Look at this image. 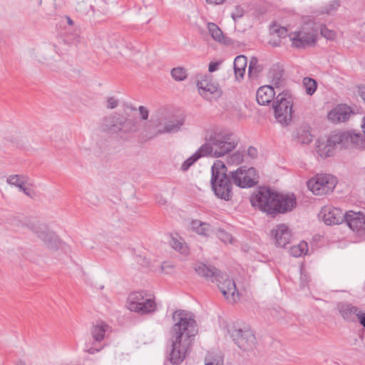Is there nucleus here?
Returning a JSON list of instances; mask_svg holds the SVG:
<instances>
[{"label": "nucleus", "mask_w": 365, "mask_h": 365, "mask_svg": "<svg viewBox=\"0 0 365 365\" xmlns=\"http://www.w3.org/2000/svg\"><path fill=\"white\" fill-rule=\"evenodd\" d=\"M303 85L307 95L312 96L317 90V82L312 78L305 77L303 79Z\"/></svg>", "instance_id": "obj_35"}, {"label": "nucleus", "mask_w": 365, "mask_h": 365, "mask_svg": "<svg viewBox=\"0 0 365 365\" xmlns=\"http://www.w3.org/2000/svg\"><path fill=\"white\" fill-rule=\"evenodd\" d=\"M103 346H97L92 344V341L91 342L86 343L84 351L90 354H94L97 352H99L102 350Z\"/></svg>", "instance_id": "obj_41"}, {"label": "nucleus", "mask_w": 365, "mask_h": 365, "mask_svg": "<svg viewBox=\"0 0 365 365\" xmlns=\"http://www.w3.org/2000/svg\"><path fill=\"white\" fill-rule=\"evenodd\" d=\"M66 19H67V22L69 25L73 24V21L70 17L67 16Z\"/></svg>", "instance_id": "obj_54"}, {"label": "nucleus", "mask_w": 365, "mask_h": 365, "mask_svg": "<svg viewBox=\"0 0 365 365\" xmlns=\"http://www.w3.org/2000/svg\"><path fill=\"white\" fill-rule=\"evenodd\" d=\"M320 34L328 40H334L336 37V32L334 30L329 29L326 25L320 26Z\"/></svg>", "instance_id": "obj_39"}, {"label": "nucleus", "mask_w": 365, "mask_h": 365, "mask_svg": "<svg viewBox=\"0 0 365 365\" xmlns=\"http://www.w3.org/2000/svg\"><path fill=\"white\" fill-rule=\"evenodd\" d=\"M354 113L351 107L341 104L328 113V119L334 123L344 122Z\"/></svg>", "instance_id": "obj_21"}, {"label": "nucleus", "mask_w": 365, "mask_h": 365, "mask_svg": "<svg viewBox=\"0 0 365 365\" xmlns=\"http://www.w3.org/2000/svg\"><path fill=\"white\" fill-rule=\"evenodd\" d=\"M247 63V61L246 56L240 55L235 57L233 62V68L236 80L240 81L243 78L245 73Z\"/></svg>", "instance_id": "obj_28"}, {"label": "nucleus", "mask_w": 365, "mask_h": 365, "mask_svg": "<svg viewBox=\"0 0 365 365\" xmlns=\"http://www.w3.org/2000/svg\"><path fill=\"white\" fill-rule=\"evenodd\" d=\"M220 63L219 62H210L208 67V71L210 73L215 72L218 69Z\"/></svg>", "instance_id": "obj_50"}, {"label": "nucleus", "mask_w": 365, "mask_h": 365, "mask_svg": "<svg viewBox=\"0 0 365 365\" xmlns=\"http://www.w3.org/2000/svg\"><path fill=\"white\" fill-rule=\"evenodd\" d=\"M31 230L36 235L38 238L43 241V244L51 250L58 249L60 241L56 235L51 231L46 225H33Z\"/></svg>", "instance_id": "obj_14"}, {"label": "nucleus", "mask_w": 365, "mask_h": 365, "mask_svg": "<svg viewBox=\"0 0 365 365\" xmlns=\"http://www.w3.org/2000/svg\"><path fill=\"white\" fill-rule=\"evenodd\" d=\"M280 41H280V39H279V38H278L277 40H273V41H272V40H270V41H269V42H270V43H271L272 45H273L274 46H279V44H280Z\"/></svg>", "instance_id": "obj_53"}, {"label": "nucleus", "mask_w": 365, "mask_h": 365, "mask_svg": "<svg viewBox=\"0 0 365 365\" xmlns=\"http://www.w3.org/2000/svg\"><path fill=\"white\" fill-rule=\"evenodd\" d=\"M340 4L338 0H332L328 4L322 8L321 13L328 15H332L336 11L339 7Z\"/></svg>", "instance_id": "obj_36"}, {"label": "nucleus", "mask_w": 365, "mask_h": 365, "mask_svg": "<svg viewBox=\"0 0 365 365\" xmlns=\"http://www.w3.org/2000/svg\"><path fill=\"white\" fill-rule=\"evenodd\" d=\"M344 221L359 236L365 235V215L362 212L349 210L345 213Z\"/></svg>", "instance_id": "obj_15"}, {"label": "nucleus", "mask_w": 365, "mask_h": 365, "mask_svg": "<svg viewBox=\"0 0 365 365\" xmlns=\"http://www.w3.org/2000/svg\"><path fill=\"white\" fill-rule=\"evenodd\" d=\"M297 198L294 193H281L275 192L272 210V217L279 214H285L292 211L297 206Z\"/></svg>", "instance_id": "obj_13"}, {"label": "nucleus", "mask_w": 365, "mask_h": 365, "mask_svg": "<svg viewBox=\"0 0 365 365\" xmlns=\"http://www.w3.org/2000/svg\"><path fill=\"white\" fill-rule=\"evenodd\" d=\"M232 180L230 172L221 160H216L211 168L210 184L215 196L221 200L229 201L233 196Z\"/></svg>", "instance_id": "obj_4"}, {"label": "nucleus", "mask_w": 365, "mask_h": 365, "mask_svg": "<svg viewBox=\"0 0 365 365\" xmlns=\"http://www.w3.org/2000/svg\"><path fill=\"white\" fill-rule=\"evenodd\" d=\"M275 192L269 187L261 186L257 187L250 197L251 205L271 216Z\"/></svg>", "instance_id": "obj_9"}, {"label": "nucleus", "mask_w": 365, "mask_h": 365, "mask_svg": "<svg viewBox=\"0 0 365 365\" xmlns=\"http://www.w3.org/2000/svg\"><path fill=\"white\" fill-rule=\"evenodd\" d=\"M257 63L258 60L256 57H252L250 62L249 68H248V75L251 76L252 75L253 71L257 72L259 71L257 69Z\"/></svg>", "instance_id": "obj_43"}, {"label": "nucleus", "mask_w": 365, "mask_h": 365, "mask_svg": "<svg viewBox=\"0 0 365 365\" xmlns=\"http://www.w3.org/2000/svg\"><path fill=\"white\" fill-rule=\"evenodd\" d=\"M292 46L297 48H304L316 43V36L313 33L306 32L303 30L289 34Z\"/></svg>", "instance_id": "obj_17"}, {"label": "nucleus", "mask_w": 365, "mask_h": 365, "mask_svg": "<svg viewBox=\"0 0 365 365\" xmlns=\"http://www.w3.org/2000/svg\"><path fill=\"white\" fill-rule=\"evenodd\" d=\"M358 94L365 103V86L362 85L358 87Z\"/></svg>", "instance_id": "obj_51"}, {"label": "nucleus", "mask_w": 365, "mask_h": 365, "mask_svg": "<svg viewBox=\"0 0 365 365\" xmlns=\"http://www.w3.org/2000/svg\"><path fill=\"white\" fill-rule=\"evenodd\" d=\"M361 128L363 135L354 130H347V133L350 134L351 146L356 149L364 150H365V116L362 119Z\"/></svg>", "instance_id": "obj_25"}, {"label": "nucleus", "mask_w": 365, "mask_h": 365, "mask_svg": "<svg viewBox=\"0 0 365 365\" xmlns=\"http://www.w3.org/2000/svg\"><path fill=\"white\" fill-rule=\"evenodd\" d=\"M171 247L181 253L187 255L189 253L188 247L184 242V240L178 236H173L170 241Z\"/></svg>", "instance_id": "obj_32"}, {"label": "nucleus", "mask_w": 365, "mask_h": 365, "mask_svg": "<svg viewBox=\"0 0 365 365\" xmlns=\"http://www.w3.org/2000/svg\"><path fill=\"white\" fill-rule=\"evenodd\" d=\"M257 150L253 147L250 146L247 149V155L250 156L252 158H255L257 156Z\"/></svg>", "instance_id": "obj_49"}, {"label": "nucleus", "mask_w": 365, "mask_h": 365, "mask_svg": "<svg viewBox=\"0 0 365 365\" xmlns=\"http://www.w3.org/2000/svg\"><path fill=\"white\" fill-rule=\"evenodd\" d=\"M184 123L185 118L183 116H178L175 118L168 120L163 127L155 130L150 135H146V138L152 139L164 133H176L181 130Z\"/></svg>", "instance_id": "obj_18"}, {"label": "nucleus", "mask_w": 365, "mask_h": 365, "mask_svg": "<svg viewBox=\"0 0 365 365\" xmlns=\"http://www.w3.org/2000/svg\"><path fill=\"white\" fill-rule=\"evenodd\" d=\"M110 327L103 321L97 322L96 324L93 325L91 328L92 344L96 346L103 341Z\"/></svg>", "instance_id": "obj_22"}, {"label": "nucleus", "mask_w": 365, "mask_h": 365, "mask_svg": "<svg viewBox=\"0 0 365 365\" xmlns=\"http://www.w3.org/2000/svg\"><path fill=\"white\" fill-rule=\"evenodd\" d=\"M197 86L198 88V91L200 96L207 101L212 100V95H215L217 96H219L220 95L218 86L210 82L207 79L198 81L197 83Z\"/></svg>", "instance_id": "obj_23"}, {"label": "nucleus", "mask_w": 365, "mask_h": 365, "mask_svg": "<svg viewBox=\"0 0 365 365\" xmlns=\"http://www.w3.org/2000/svg\"><path fill=\"white\" fill-rule=\"evenodd\" d=\"M244 160V153L242 151L237 150L230 157L229 163L238 165Z\"/></svg>", "instance_id": "obj_40"}, {"label": "nucleus", "mask_w": 365, "mask_h": 365, "mask_svg": "<svg viewBox=\"0 0 365 365\" xmlns=\"http://www.w3.org/2000/svg\"><path fill=\"white\" fill-rule=\"evenodd\" d=\"M219 238L222 241L227 242H231L232 237L230 234H228L227 232H226L225 231H220L219 232Z\"/></svg>", "instance_id": "obj_48"}, {"label": "nucleus", "mask_w": 365, "mask_h": 365, "mask_svg": "<svg viewBox=\"0 0 365 365\" xmlns=\"http://www.w3.org/2000/svg\"><path fill=\"white\" fill-rule=\"evenodd\" d=\"M206 1L209 4H222L225 1V0H206Z\"/></svg>", "instance_id": "obj_52"}, {"label": "nucleus", "mask_w": 365, "mask_h": 365, "mask_svg": "<svg viewBox=\"0 0 365 365\" xmlns=\"http://www.w3.org/2000/svg\"><path fill=\"white\" fill-rule=\"evenodd\" d=\"M191 227L197 234L201 235H207L209 231L210 225L202 222L200 220H192L191 222Z\"/></svg>", "instance_id": "obj_34"}, {"label": "nucleus", "mask_w": 365, "mask_h": 365, "mask_svg": "<svg viewBox=\"0 0 365 365\" xmlns=\"http://www.w3.org/2000/svg\"><path fill=\"white\" fill-rule=\"evenodd\" d=\"M156 308L154 299L147 298L143 291L133 292L128 297V309L132 312L150 314L155 312Z\"/></svg>", "instance_id": "obj_11"}, {"label": "nucleus", "mask_w": 365, "mask_h": 365, "mask_svg": "<svg viewBox=\"0 0 365 365\" xmlns=\"http://www.w3.org/2000/svg\"><path fill=\"white\" fill-rule=\"evenodd\" d=\"M230 178L233 184L240 188H250L259 182V175L255 168L241 166L237 170L230 171Z\"/></svg>", "instance_id": "obj_10"}, {"label": "nucleus", "mask_w": 365, "mask_h": 365, "mask_svg": "<svg viewBox=\"0 0 365 365\" xmlns=\"http://www.w3.org/2000/svg\"><path fill=\"white\" fill-rule=\"evenodd\" d=\"M205 148L206 147L204 148L201 145L195 153L183 162L180 169L182 171H187L197 160L202 157L207 156L204 151Z\"/></svg>", "instance_id": "obj_30"}, {"label": "nucleus", "mask_w": 365, "mask_h": 365, "mask_svg": "<svg viewBox=\"0 0 365 365\" xmlns=\"http://www.w3.org/2000/svg\"><path fill=\"white\" fill-rule=\"evenodd\" d=\"M205 365H223V364H220L219 362L214 364L213 362H207Z\"/></svg>", "instance_id": "obj_55"}, {"label": "nucleus", "mask_w": 365, "mask_h": 365, "mask_svg": "<svg viewBox=\"0 0 365 365\" xmlns=\"http://www.w3.org/2000/svg\"><path fill=\"white\" fill-rule=\"evenodd\" d=\"M271 30L272 34H276L279 39L286 37L287 35V30L284 27L275 28V26H273Z\"/></svg>", "instance_id": "obj_42"}, {"label": "nucleus", "mask_w": 365, "mask_h": 365, "mask_svg": "<svg viewBox=\"0 0 365 365\" xmlns=\"http://www.w3.org/2000/svg\"><path fill=\"white\" fill-rule=\"evenodd\" d=\"M16 365H26V363L20 360L17 362Z\"/></svg>", "instance_id": "obj_57"}, {"label": "nucleus", "mask_w": 365, "mask_h": 365, "mask_svg": "<svg viewBox=\"0 0 365 365\" xmlns=\"http://www.w3.org/2000/svg\"><path fill=\"white\" fill-rule=\"evenodd\" d=\"M172 77L177 81H184L187 78V72L184 68L177 67L171 70Z\"/></svg>", "instance_id": "obj_37"}, {"label": "nucleus", "mask_w": 365, "mask_h": 365, "mask_svg": "<svg viewBox=\"0 0 365 365\" xmlns=\"http://www.w3.org/2000/svg\"><path fill=\"white\" fill-rule=\"evenodd\" d=\"M336 309L345 322H356V312H359L358 307L347 302H339L336 304Z\"/></svg>", "instance_id": "obj_20"}, {"label": "nucleus", "mask_w": 365, "mask_h": 365, "mask_svg": "<svg viewBox=\"0 0 365 365\" xmlns=\"http://www.w3.org/2000/svg\"><path fill=\"white\" fill-rule=\"evenodd\" d=\"M350 139V134L347 131L333 132L325 140H317V151L321 157H330L334 155L337 146L342 149L351 145Z\"/></svg>", "instance_id": "obj_6"}, {"label": "nucleus", "mask_w": 365, "mask_h": 365, "mask_svg": "<svg viewBox=\"0 0 365 365\" xmlns=\"http://www.w3.org/2000/svg\"><path fill=\"white\" fill-rule=\"evenodd\" d=\"M118 105V101L114 97H109L107 100V108L110 109L115 108Z\"/></svg>", "instance_id": "obj_45"}, {"label": "nucleus", "mask_w": 365, "mask_h": 365, "mask_svg": "<svg viewBox=\"0 0 365 365\" xmlns=\"http://www.w3.org/2000/svg\"><path fill=\"white\" fill-rule=\"evenodd\" d=\"M174 324L170 329V347L168 356L173 364H180L185 359L198 332L197 322L190 313L179 309L173 313Z\"/></svg>", "instance_id": "obj_1"}, {"label": "nucleus", "mask_w": 365, "mask_h": 365, "mask_svg": "<svg viewBox=\"0 0 365 365\" xmlns=\"http://www.w3.org/2000/svg\"><path fill=\"white\" fill-rule=\"evenodd\" d=\"M194 269L199 276L212 282H217L218 288L227 299L235 302L239 298L235 282L229 279L226 274L215 267H208L202 262L196 263Z\"/></svg>", "instance_id": "obj_2"}, {"label": "nucleus", "mask_w": 365, "mask_h": 365, "mask_svg": "<svg viewBox=\"0 0 365 365\" xmlns=\"http://www.w3.org/2000/svg\"><path fill=\"white\" fill-rule=\"evenodd\" d=\"M205 143L202 147H206L205 153L213 158L222 157L232 151L238 142L232 133L227 130H212L205 135Z\"/></svg>", "instance_id": "obj_3"}, {"label": "nucleus", "mask_w": 365, "mask_h": 365, "mask_svg": "<svg viewBox=\"0 0 365 365\" xmlns=\"http://www.w3.org/2000/svg\"><path fill=\"white\" fill-rule=\"evenodd\" d=\"M357 312L356 319H358L359 324L365 327V312H363L360 308H359V312Z\"/></svg>", "instance_id": "obj_46"}, {"label": "nucleus", "mask_w": 365, "mask_h": 365, "mask_svg": "<svg viewBox=\"0 0 365 365\" xmlns=\"http://www.w3.org/2000/svg\"><path fill=\"white\" fill-rule=\"evenodd\" d=\"M292 105V98L289 91H283L278 93L272 106L274 116L279 123L287 125L291 121Z\"/></svg>", "instance_id": "obj_7"}, {"label": "nucleus", "mask_w": 365, "mask_h": 365, "mask_svg": "<svg viewBox=\"0 0 365 365\" xmlns=\"http://www.w3.org/2000/svg\"><path fill=\"white\" fill-rule=\"evenodd\" d=\"M152 122L154 123V125H151V124H149V123H147L145 126V130L144 132L143 133V138L146 140H148L149 139H147L146 138V135H150L151 133H153L155 130H158L160 129V122H158V123H155V121L153 120Z\"/></svg>", "instance_id": "obj_38"}, {"label": "nucleus", "mask_w": 365, "mask_h": 365, "mask_svg": "<svg viewBox=\"0 0 365 365\" xmlns=\"http://www.w3.org/2000/svg\"><path fill=\"white\" fill-rule=\"evenodd\" d=\"M336 185V178L329 174H318L307 182V187L316 195L329 193Z\"/></svg>", "instance_id": "obj_12"}, {"label": "nucleus", "mask_w": 365, "mask_h": 365, "mask_svg": "<svg viewBox=\"0 0 365 365\" xmlns=\"http://www.w3.org/2000/svg\"><path fill=\"white\" fill-rule=\"evenodd\" d=\"M138 110L140 112L141 119L144 120H147L149 115L148 110L145 107L140 106L138 108Z\"/></svg>", "instance_id": "obj_47"}, {"label": "nucleus", "mask_w": 365, "mask_h": 365, "mask_svg": "<svg viewBox=\"0 0 365 365\" xmlns=\"http://www.w3.org/2000/svg\"><path fill=\"white\" fill-rule=\"evenodd\" d=\"M271 235L273 237L277 247H285L290 242V230L285 224L277 225L275 228L272 230Z\"/></svg>", "instance_id": "obj_19"}, {"label": "nucleus", "mask_w": 365, "mask_h": 365, "mask_svg": "<svg viewBox=\"0 0 365 365\" xmlns=\"http://www.w3.org/2000/svg\"><path fill=\"white\" fill-rule=\"evenodd\" d=\"M227 332L241 350L248 351L255 347L256 337L249 327H241L238 324H232L227 326Z\"/></svg>", "instance_id": "obj_8"}, {"label": "nucleus", "mask_w": 365, "mask_h": 365, "mask_svg": "<svg viewBox=\"0 0 365 365\" xmlns=\"http://www.w3.org/2000/svg\"><path fill=\"white\" fill-rule=\"evenodd\" d=\"M295 140L297 143L301 144H309L313 140V136L310 133L308 128L305 125L299 127L297 130L294 135Z\"/></svg>", "instance_id": "obj_31"}, {"label": "nucleus", "mask_w": 365, "mask_h": 365, "mask_svg": "<svg viewBox=\"0 0 365 365\" xmlns=\"http://www.w3.org/2000/svg\"><path fill=\"white\" fill-rule=\"evenodd\" d=\"M275 96L274 88L272 86H263L258 88L256 93V100L258 104L268 105L272 102Z\"/></svg>", "instance_id": "obj_24"}, {"label": "nucleus", "mask_w": 365, "mask_h": 365, "mask_svg": "<svg viewBox=\"0 0 365 365\" xmlns=\"http://www.w3.org/2000/svg\"><path fill=\"white\" fill-rule=\"evenodd\" d=\"M164 267H165V265H164V264H163V265H162V269H164Z\"/></svg>", "instance_id": "obj_58"}, {"label": "nucleus", "mask_w": 365, "mask_h": 365, "mask_svg": "<svg viewBox=\"0 0 365 365\" xmlns=\"http://www.w3.org/2000/svg\"><path fill=\"white\" fill-rule=\"evenodd\" d=\"M207 29L212 38L225 45H230L232 43V40L225 36L219 26L215 23H208Z\"/></svg>", "instance_id": "obj_27"}, {"label": "nucleus", "mask_w": 365, "mask_h": 365, "mask_svg": "<svg viewBox=\"0 0 365 365\" xmlns=\"http://www.w3.org/2000/svg\"><path fill=\"white\" fill-rule=\"evenodd\" d=\"M284 70L279 65H274L269 72V78L271 79V83L274 88H281L284 82V79L283 78Z\"/></svg>", "instance_id": "obj_26"}, {"label": "nucleus", "mask_w": 365, "mask_h": 365, "mask_svg": "<svg viewBox=\"0 0 365 365\" xmlns=\"http://www.w3.org/2000/svg\"><path fill=\"white\" fill-rule=\"evenodd\" d=\"M308 251V246L305 242H302L297 245H293L290 247V255L294 257H301L305 255Z\"/></svg>", "instance_id": "obj_33"}, {"label": "nucleus", "mask_w": 365, "mask_h": 365, "mask_svg": "<svg viewBox=\"0 0 365 365\" xmlns=\"http://www.w3.org/2000/svg\"><path fill=\"white\" fill-rule=\"evenodd\" d=\"M23 178H24L23 175H11L9 176V178L6 180V182L9 185H14V186L19 187V190L23 191L25 195H26L27 196H29L30 197H32L34 192L32 190L26 188L24 186L25 182L22 180Z\"/></svg>", "instance_id": "obj_29"}, {"label": "nucleus", "mask_w": 365, "mask_h": 365, "mask_svg": "<svg viewBox=\"0 0 365 365\" xmlns=\"http://www.w3.org/2000/svg\"><path fill=\"white\" fill-rule=\"evenodd\" d=\"M166 202V200L165 199H161L158 201V203L161 205H164Z\"/></svg>", "instance_id": "obj_56"}, {"label": "nucleus", "mask_w": 365, "mask_h": 365, "mask_svg": "<svg viewBox=\"0 0 365 365\" xmlns=\"http://www.w3.org/2000/svg\"><path fill=\"white\" fill-rule=\"evenodd\" d=\"M244 15V10L240 6H236L235 11L232 13L231 16L235 21H237L239 19L242 17Z\"/></svg>", "instance_id": "obj_44"}, {"label": "nucleus", "mask_w": 365, "mask_h": 365, "mask_svg": "<svg viewBox=\"0 0 365 365\" xmlns=\"http://www.w3.org/2000/svg\"><path fill=\"white\" fill-rule=\"evenodd\" d=\"M345 214L341 209L333 207H324L319 213V217L327 225H339L344 222Z\"/></svg>", "instance_id": "obj_16"}, {"label": "nucleus", "mask_w": 365, "mask_h": 365, "mask_svg": "<svg viewBox=\"0 0 365 365\" xmlns=\"http://www.w3.org/2000/svg\"><path fill=\"white\" fill-rule=\"evenodd\" d=\"M102 130L108 134H118L120 138L128 133L137 131L135 122L132 119H128L125 116L114 113L103 118Z\"/></svg>", "instance_id": "obj_5"}]
</instances>
